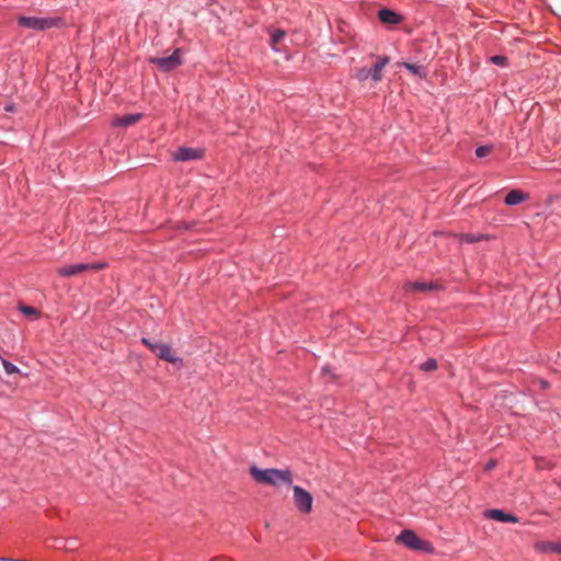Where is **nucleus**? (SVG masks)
Wrapping results in <instances>:
<instances>
[{
	"instance_id": "nucleus-22",
	"label": "nucleus",
	"mask_w": 561,
	"mask_h": 561,
	"mask_svg": "<svg viewBox=\"0 0 561 561\" xmlns=\"http://www.w3.org/2000/svg\"><path fill=\"white\" fill-rule=\"evenodd\" d=\"M490 60L494 65L502 66V67L506 66V64H507V58L505 56H502V55L492 56L490 58Z\"/></svg>"
},
{
	"instance_id": "nucleus-10",
	"label": "nucleus",
	"mask_w": 561,
	"mask_h": 561,
	"mask_svg": "<svg viewBox=\"0 0 561 561\" xmlns=\"http://www.w3.org/2000/svg\"><path fill=\"white\" fill-rule=\"evenodd\" d=\"M485 516L491 519L501 522V523H517L518 522L517 516H515L513 514L505 513L501 510H489L485 512Z\"/></svg>"
},
{
	"instance_id": "nucleus-13",
	"label": "nucleus",
	"mask_w": 561,
	"mask_h": 561,
	"mask_svg": "<svg viewBox=\"0 0 561 561\" xmlns=\"http://www.w3.org/2000/svg\"><path fill=\"white\" fill-rule=\"evenodd\" d=\"M438 286L437 284L433 282H413V283H407L404 285V289L407 291H430L436 289Z\"/></svg>"
},
{
	"instance_id": "nucleus-18",
	"label": "nucleus",
	"mask_w": 561,
	"mask_h": 561,
	"mask_svg": "<svg viewBox=\"0 0 561 561\" xmlns=\"http://www.w3.org/2000/svg\"><path fill=\"white\" fill-rule=\"evenodd\" d=\"M20 311L22 313H24L25 316L27 317H37L38 316V310L33 308V307H30V306H20Z\"/></svg>"
},
{
	"instance_id": "nucleus-27",
	"label": "nucleus",
	"mask_w": 561,
	"mask_h": 561,
	"mask_svg": "<svg viewBox=\"0 0 561 561\" xmlns=\"http://www.w3.org/2000/svg\"><path fill=\"white\" fill-rule=\"evenodd\" d=\"M540 383H541V387H542V388H546V387L548 386V382H547V381H545V380H541V381H540Z\"/></svg>"
},
{
	"instance_id": "nucleus-29",
	"label": "nucleus",
	"mask_w": 561,
	"mask_h": 561,
	"mask_svg": "<svg viewBox=\"0 0 561 561\" xmlns=\"http://www.w3.org/2000/svg\"><path fill=\"white\" fill-rule=\"evenodd\" d=\"M330 373L329 368H323V374Z\"/></svg>"
},
{
	"instance_id": "nucleus-3",
	"label": "nucleus",
	"mask_w": 561,
	"mask_h": 561,
	"mask_svg": "<svg viewBox=\"0 0 561 561\" xmlns=\"http://www.w3.org/2000/svg\"><path fill=\"white\" fill-rule=\"evenodd\" d=\"M397 541L413 550L430 551L432 549L430 542L422 540L414 531L409 529L402 530L397 537Z\"/></svg>"
},
{
	"instance_id": "nucleus-17",
	"label": "nucleus",
	"mask_w": 561,
	"mask_h": 561,
	"mask_svg": "<svg viewBox=\"0 0 561 561\" xmlns=\"http://www.w3.org/2000/svg\"><path fill=\"white\" fill-rule=\"evenodd\" d=\"M420 368L424 371H433L437 368V362L434 358H430L426 362H424Z\"/></svg>"
},
{
	"instance_id": "nucleus-4",
	"label": "nucleus",
	"mask_w": 561,
	"mask_h": 561,
	"mask_svg": "<svg viewBox=\"0 0 561 561\" xmlns=\"http://www.w3.org/2000/svg\"><path fill=\"white\" fill-rule=\"evenodd\" d=\"M142 343L159 358L171 364H176L178 362H180V358L172 352L170 345L159 342H151L146 337L142 339Z\"/></svg>"
},
{
	"instance_id": "nucleus-23",
	"label": "nucleus",
	"mask_w": 561,
	"mask_h": 561,
	"mask_svg": "<svg viewBox=\"0 0 561 561\" xmlns=\"http://www.w3.org/2000/svg\"><path fill=\"white\" fill-rule=\"evenodd\" d=\"M355 78L358 80V81H365L369 78V72H368V69L367 68H360L356 71L355 73Z\"/></svg>"
},
{
	"instance_id": "nucleus-26",
	"label": "nucleus",
	"mask_w": 561,
	"mask_h": 561,
	"mask_svg": "<svg viewBox=\"0 0 561 561\" xmlns=\"http://www.w3.org/2000/svg\"><path fill=\"white\" fill-rule=\"evenodd\" d=\"M15 108H16V106H15V104H13V103L8 104V105L4 107V110H5L7 112H15Z\"/></svg>"
},
{
	"instance_id": "nucleus-24",
	"label": "nucleus",
	"mask_w": 561,
	"mask_h": 561,
	"mask_svg": "<svg viewBox=\"0 0 561 561\" xmlns=\"http://www.w3.org/2000/svg\"><path fill=\"white\" fill-rule=\"evenodd\" d=\"M283 37H271L270 38V46L274 49V50H277L278 49V43L279 41L282 39Z\"/></svg>"
},
{
	"instance_id": "nucleus-21",
	"label": "nucleus",
	"mask_w": 561,
	"mask_h": 561,
	"mask_svg": "<svg viewBox=\"0 0 561 561\" xmlns=\"http://www.w3.org/2000/svg\"><path fill=\"white\" fill-rule=\"evenodd\" d=\"M2 365H3V368L5 370V373L8 375H12V374H15V373H19V369L15 365H13L12 363L5 360V359H2Z\"/></svg>"
},
{
	"instance_id": "nucleus-16",
	"label": "nucleus",
	"mask_w": 561,
	"mask_h": 561,
	"mask_svg": "<svg viewBox=\"0 0 561 561\" xmlns=\"http://www.w3.org/2000/svg\"><path fill=\"white\" fill-rule=\"evenodd\" d=\"M403 66L414 76H417L420 78H424L426 76V72L422 66H416L410 62H404Z\"/></svg>"
},
{
	"instance_id": "nucleus-19",
	"label": "nucleus",
	"mask_w": 561,
	"mask_h": 561,
	"mask_svg": "<svg viewBox=\"0 0 561 561\" xmlns=\"http://www.w3.org/2000/svg\"><path fill=\"white\" fill-rule=\"evenodd\" d=\"M492 146H480L476 149V156L479 158L486 157L492 151Z\"/></svg>"
},
{
	"instance_id": "nucleus-8",
	"label": "nucleus",
	"mask_w": 561,
	"mask_h": 561,
	"mask_svg": "<svg viewBox=\"0 0 561 561\" xmlns=\"http://www.w3.org/2000/svg\"><path fill=\"white\" fill-rule=\"evenodd\" d=\"M204 156L203 149L182 147L172 153L176 161H191L202 159Z\"/></svg>"
},
{
	"instance_id": "nucleus-15",
	"label": "nucleus",
	"mask_w": 561,
	"mask_h": 561,
	"mask_svg": "<svg viewBox=\"0 0 561 561\" xmlns=\"http://www.w3.org/2000/svg\"><path fill=\"white\" fill-rule=\"evenodd\" d=\"M527 198L528 195L526 193L518 190H512L505 197V204L508 206H515L525 202Z\"/></svg>"
},
{
	"instance_id": "nucleus-7",
	"label": "nucleus",
	"mask_w": 561,
	"mask_h": 561,
	"mask_svg": "<svg viewBox=\"0 0 561 561\" xmlns=\"http://www.w3.org/2000/svg\"><path fill=\"white\" fill-rule=\"evenodd\" d=\"M294 503L296 507L304 514H308L312 510L313 497L312 495L298 485L293 486Z\"/></svg>"
},
{
	"instance_id": "nucleus-11",
	"label": "nucleus",
	"mask_w": 561,
	"mask_h": 561,
	"mask_svg": "<svg viewBox=\"0 0 561 561\" xmlns=\"http://www.w3.org/2000/svg\"><path fill=\"white\" fill-rule=\"evenodd\" d=\"M142 117V114L141 113H136V114H126V115H123V116H117L113 119V125L116 126V127H128V126H131V125H135L136 123L139 122V119Z\"/></svg>"
},
{
	"instance_id": "nucleus-20",
	"label": "nucleus",
	"mask_w": 561,
	"mask_h": 561,
	"mask_svg": "<svg viewBox=\"0 0 561 561\" xmlns=\"http://www.w3.org/2000/svg\"><path fill=\"white\" fill-rule=\"evenodd\" d=\"M483 238V236L479 234V236H473V234H461L460 237V241L461 242H466V243H473V242H477L479 240H481Z\"/></svg>"
},
{
	"instance_id": "nucleus-25",
	"label": "nucleus",
	"mask_w": 561,
	"mask_h": 561,
	"mask_svg": "<svg viewBox=\"0 0 561 561\" xmlns=\"http://www.w3.org/2000/svg\"><path fill=\"white\" fill-rule=\"evenodd\" d=\"M270 35L282 36V35H286V32L284 30H280V28H275L273 32L270 33Z\"/></svg>"
},
{
	"instance_id": "nucleus-5",
	"label": "nucleus",
	"mask_w": 561,
	"mask_h": 561,
	"mask_svg": "<svg viewBox=\"0 0 561 561\" xmlns=\"http://www.w3.org/2000/svg\"><path fill=\"white\" fill-rule=\"evenodd\" d=\"M181 54L182 49L176 48L170 56L150 57L149 61L157 65L162 71L168 72L182 65Z\"/></svg>"
},
{
	"instance_id": "nucleus-1",
	"label": "nucleus",
	"mask_w": 561,
	"mask_h": 561,
	"mask_svg": "<svg viewBox=\"0 0 561 561\" xmlns=\"http://www.w3.org/2000/svg\"><path fill=\"white\" fill-rule=\"evenodd\" d=\"M249 471L251 477L259 484H266L272 486H279L284 484L290 486L293 483V474L288 469H260L256 466H251Z\"/></svg>"
},
{
	"instance_id": "nucleus-14",
	"label": "nucleus",
	"mask_w": 561,
	"mask_h": 561,
	"mask_svg": "<svg viewBox=\"0 0 561 561\" xmlns=\"http://www.w3.org/2000/svg\"><path fill=\"white\" fill-rule=\"evenodd\" d=\"M535 549L539 552H553V553L561 554V542L540 541L535 545Z\"/></svg>"
},
{
	"instance_id": "nucleus-9",
	"label": "nucleus",
	"mask_w": 561,
	"mask_h": 561,
	"mask_svg": "<svg viewBox=\"0 0 561 561\" xmlns=\"http://www.w3.org/2000/svg\"><path fill=\"white\" fill-rule=\"evenodd\" d=\"M390 61V58L387 56L379 57L377 61L374 64L371 68L368 69L369 78L374 82H379L382 79V70Z\"/></svg>"
},
{
	"instance_id": "nucleus-6",
	"label": "nucleus",
	"mask_w": 561,
	"mask_h": 561,
	"mask_svg": "<svg viewBox=\"0 0 561 561\" xmlns=\"http://www.w3.org/2000/svg\"><path fill=\"white\" fill-rule=\"evenodd\" d=\"M105 266L104 263L101 264H84V263H76L70 265L60 266L57 268V274L61 277H71L79 275L87 271H96L101 270Z\"/></svg>"
},
{
	"instance_id": "nucleus-2",
	"label": "nucleus",
	"mask_w": 561,
	"mask_h": 561,
	"mask_svg": "<svg viewBox=\"0 0 561 561\" xmlns=\"http://www.w3.org/2000/svg\"><path fill=\"white\" fill-rule=\"evenodd\" d=\"M19 25L34 31L44 32L53 27H59L62 21L59 18H35V16H21L18 20Z\"/></svg>"
},
{
	"instance_id": "nucleus-28",
	"label": "nucleus",
	"mask_w": 561,
	"mask_h": 561,
	"mask_svg": "<svg viewBox=\"0 0 561 561\" xmlns=\"http://www.w3.org/2000/svg\"><path fill=\"white\" fill-rule=\"evenodd\" d=\"M493 467H494V463H493V462H491V463H489V465H488V469H491V468H493Z\"/></svg>"
},
{
	"instance_id": "nucleus-12",
	"label": "nucleus",
	"mask_w": 561,
	"mask_h": 561,
	"mask_svg": "<svg viewBox=\"0 0 561 561\" xmlns=\"http://www.w3.org/2000/svg\"><path fill=\"white\" fill-rule=\"evenodd\" d=\"M378 19L381 23L389 25L398 24L402 21V16L390 9L379 10Z\"/></svg>"
}]
</instances>
